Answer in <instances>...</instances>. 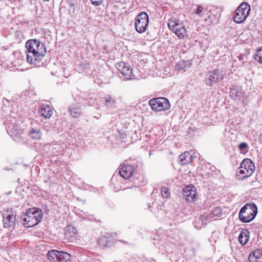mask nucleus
Instances as JSON below:
<instances>
[{"label":"nucleus","mask_w":262,"mask_h":262,"mask_svg":"<svg viewBox=\"0 0 262 262\" xmlns=\"http://www.w3.org/2000/svg\"><path fill=\"white\" fill-rule=\"evenodd\" d=\"M27 61L37 66H39L41 60L46 52L44 43L37 39H31L27 41Z\"/></svg>","instance_id":"nucleus-1"},{"label":"nucleus","mask_w":262,"mask_h":262,"mask_svg":"<svg viewBox=\"0 0 262 262\" xmlns=\"http://www.w3.org/2000/svg\"><path fill=\"white\" fill-rule=\"evenodd\" d=\"M42 212L40 209L33 208L28 209L21 217V221L24 226L30 228L38 224L42 219Z\"/></svg>","instance_id":"nucleus-2"},{"label":"nucleus","mask_w":262,"mask_h":262,"mask_svg":"<svg viewBox=\"0 0 262 262\" xmlns=\"http://www.w3.org/2000/svg\"><path fill=\"white\" fill-rule=\"evenodd\" d=\"M257 213V207L254 203H247L240 210L239 218L244 223L252 221Z\"/></svg>","instance_id":"nucleus-3"},{"label":"nucleus","mask_w":262,"mask_h":262,"mask_svg":"<svg viewBox=\"0 0 262 262\" xmlns=\"http://www.w3.org/2000/svg\"><path fill=\"white\" fill-rule=\"evenodd\" d=\"M250 12V6L247 3H242L234 12L233 20L237 24L243 23Z\"/></svg>","instance_id":"nucleus-4"},{"label":"nucleus","mask_w":262,"mask_h":262,"mask_svg":"<svg viewBox=\"0 0 262 262\" xmlns=\"http://www.w3.org/2000/svg\"><path fill=\"white\" fill-rule=\"evenodd\" d=\"M149 104L150 105L152 110L155 112L167 110L170 107L168 100L164 97L151 99L149 101Z\"/></svg>","instance_id":"nucleus-5"},{"label":"nucleus","mask_w":262,"mask_h":262,"mask_svg":"<svg viewBox=\"0 0 262 262\" xmlns=\"http://www.w3.org/2000/svg\"><path fill=\"white\" fill-rule=\"evenodd\" d=\"M149 23V17L145 12H140L136 17L135 27L137 32L143 33L146 31Z\"/></svg>","instance_id":"nucleus-6"},{"label":"nucleus","mask_w":262,"mask_h":262,"mask_svg":"<svg viewBox=\"0 0 262 262\" xmlns=\"http://www.w3.org/2000/svg\"><path fill=\"white\" fill-rule=\"evenodd\" d=\"M180 20L175 17H171L168 20V26L180 39L183 38L186 34V30Z\"/></svg>","instance_id":"nucleus-7"},{"label":"nucleus","mask_w":262,"mask_h":262,"mask_svg":"<svg viewBox=\"0 0 262 262\" xmlns=\"http://www.w3.org/2000/svg\"><path fill=\"white\" fill-rule=\"evenodd\" d=\"M16 212L12 208L8 209L3 214L4 227L9 229L14 228L16 224Z\"/></svg>","instance_id":"nucleus-8"},{"label":"nucleus","mask_w":262,"mask_h":262,"mask_svg":"<svg viewBox=\"0 0 262 262\" xmlns=\"http://www.w3.org/2000/svg\"><path fill=\"white\" fill-rule=\"evenodd\" d=\"M240 168H244L246 170V174L243 176V178H238L239 174H237L236 177L238 179H244L251 176L255 170V166L253 162L249 159H244L241 164Z\"/></svg>","instance_id":"nucleus-9"},{"label":"nucleus","mask_w":262,"mask_h":262,"mask_svg":"<svg viewBox=\"0 0 262 262\" xmlns=\"http://www.w3.org/2000/svg\"><path fill=\"white\" fill-rule=\"evenodd\" d=\"M116 68L126 79L134 78V75L129 65L124 62H120L116 64Z\"/></svg>","instance_id":"nucleus-10"},{"label":"nucleus","mask_w":262,"mask_h":262,"mask_svg":"<svg viewBox=\"0 0 262 262\" xmlns=\"http://www.w3.org/2000/svg\"><path fill=\"white\" fill-rule=\"evenodd\" d=\"M222 78V75L220 70H214L209 72L207 74L205 79V83L208 86H211L212 83H217Z\"/></svg>","instance_id":"nucleus-11"},{"label":"nucleus","mask_w":262,"mask_h":262,"mask_svg":"<svg viewBox=\"0 0 262 262\" xmlns=\"http://www.w3.org/2000/svg\"><path fill=\"white\" fill-rule=\"evenodd\" d=\"M184 196L187 201L193 202L195 200L196 189L192 185L186 186L183 189Z\"/></svg>","instance_id":"nucleus-12"},{"label":"nucleus","mask_w":262,"mask_h":262,"mask_svg":"<svg viewBox=\"0 0 262 262\" xmlns=\"http://www.w3.org/2000/svg\"><path fill=\"white\" fill-rule=\"evenodd\" d=\"M135 167L130 165H123L119 170L120 176L124 179H129L133 174Z\"/></svg>","instance_id":"nucleus-13"},{"label":"nucleus","mask_w":262,"mask_h":262,"mask_svg":"<svg viewBox=\"0 0 262 262\" xmlns=\"http://www.w3.org/2000/svg\"><path fill=\"white\" fill-rule=\"evenodd\" d=\"M7 132L14 140H17L21 137L22 130L19 128L17 124L10 125L8 127Z\"/></svg>","instance_id":"nucleus-14"},{"label":"nucleus","mask_w":262,"mask_h":262,"mask_svg":"<svg viewBox=\"0 0 262 262\" xmlns=\"http://www.w3.org/2000/svg\"><path fill=\"white\" fill-rule=\"evenodd\" d=\"M195 158V157L191 154V151H185L180 156V163L181 165H185L189 164Z\"/></svg>","instance_id":"nucleus-15"},{"label":"nucleus","mask_w":262,"mask_h":262,"mask_svg":"<svg viewBox=\"0 0 262 262\" xmlns=\"http://www.w3.org/2000/svg\"><path fill=\"white\" fill-rule=\"evenodd\" d=\"M68 111L70 116L73 118H78L82 114L81 105L79 104L70 106Z\"/></svg>","instance_id":"nucleus-16"},{"label":"nucleus","mask_w":262,"mask_h":262,"mask_svg":"<svg viewBox=\"0 0 262 262\" xmlns=\"http://www.w3.org/2000/svg\"><path fill=\"white\" fill-rule=\"evenodd\" d=\"M40 114L46 119L50 118L53 114L51 107L48 105H42L39 110Z\"/></svg>","instance_id":"nucleus-17"},{"label":"nucleus","mask_w":262,"mask_h":262,"mask_svg":"<svg viewBox=\"0 0 262 262\" xmlns=\"http://www.w3.org/2000/svg\"><path fill=\"white\" fill-rule=\"evenodd\" d=\"M249 232L247 230H244L241 232L238 236L239 242L242 245H245L249 241Z\"/></svg>","instance_id":"nucleus-18"},{"label":"nucleus","mask_w":262,"mask_h":262,"mask_svg":"<svg viewBox=\"0 0 262 262\" xmlns=\"http://www.w3.org/2000/svg\"><path fill=\"white\" fill-rule=\"evenodd\" d=\"M57 254V260L59 262H66L70 259L71 255L68 252L58 251Z\"/></svg>","instance_id":"nucleus-19"},{"label":"nucleus","mask_w":262,"mask_h":262,"mask_svg":"<svg viewBox=\"0 0 262 262\" xmlns=\"http://www.w3.org/2000/svg\"><path fill=\"white\" fill-rule=\"evenodd\" d=\"M188 61H181L176 65L175 69L179 71H186L188 68Z\"/></svg>","instance_id":"nucleus-20"},{"label":"nucleus","mask_w":262,"mask_h":262,"mask_svg":"<svg viewBox=\"0 0 262 262\" xmlns=\"http://www.w3.org/2000/svg\"><path fill=\"white\" fill-rule=\"evenodd\" d=\"M222 214L221 210L220 207H215L211 213L210 217L212 220H215L216 217H220Z\"/></svg>","instance_id":"nucleus-21"},{"label":"nucleus","mask_w":262,"mask_h":262,"mask_svg":"<svg viewBox=\"0 0 262 262\" xmlns=\"http://www.w3.org/2000/svg\"><path fill=\"white\" fill-rule=\"evenodd\" d=\"M30 136L33 139L39 140L41 136V133L39 129H32L30 132Z\"/></svg>","instance_id":"nucleus-22"},{"label":"nucleus","mask_w":262,"mask_h":262,"mask_svg":"<svg viewBox=\"0 0 262 262\" xmlns=\"http://www.w3.org/2000/svg\"><path fill=\"white\" fill-rule=\"evenodd\" d=\"M104 104L107 107H112L116 103V100L111 96H107L104 98Z\"/></svg>","instance_id":"nucleus-23"},{"label":"nucleus","mask_w":262,"mask_h":262,"mask_svg":"<svg viewBox=\"0 0 262 262\" xmlns=\"http://www.w3.org/2000/svg\"><path fill=\"white\" fill-rule=\"evenodd\" d=\"M59 251L56 250H52L49 251L47 253V257L48 259L51 261L55 260V258H57V253Z\"/></svg>","instance_id":"nucleus-24"},{"label":"nucleus","mask_w":262,"mask_h":262,"mask_svg":"<svg viewBox=\"0 0 262 262\" xmlns=\"http://www.w3.org/2000/svg\"><path fill=\"white\" fill-rule=\"evenodd\" d=\"M199 220L201 221L202 225H206L208 222L212 220V218L210 217V214L202 215L200 217Z\"/></svg>","instance_id":"nucleus-25"},{"label":"nucleus","mask_w":262,"mask_h":262,"mask_svg":"<svg viewBox=\"0 0 262 262\" xmlns=\"http://www.w3.org/2000/svg\"><path fill=\"white\" fill-rule=\"evenodd\" d=\"M161 193L163 198L167 199L170 196V192L167 187H162L161 189Z\"/></svg>","instance_id":"nucleus-26"},{"label":"nucleus","mask_w":262,"mask_h":262,"mask_svg":"<svg viewBox=\"0 0 262 262\" xmlns=\"http://www.w3.org/2000/svg\"><path fill=\"white\" fill-rule=\"evenodd\" d=\"M205 11L206 10L201 5H198L196 10L194 13L198 15H199L201 17H203L205 14Z\"/></svg>","instance_id":"nucleus-27"},{"label":"nucleus","mask_w":262,"mask_h":262,"mask_svg":"<svg viewBox=\"0 0 262 262\" xmlns=\"http://www.w3.org/2000/svg\"><path fill=\"white\" fill-rule=\"evenodd\" d=\"M252 256L258 260L262 257V250L260 249H257L255 250L253 252Z\"/></svg>","instance_id":"nucleus-28"},{"label":"nucleus","mask_w":262,"mask_h":262,"mask_svg":"<svg viewBox=\"0 0 262 262\" xmlns=\"http://www.w3.org/2000/svg\"><path fill=\"white\" fill-rule=\"evenodd\" d=\"M255 59L262 64V48L258 51L257 54L255 56Z\"/></svg>","instance_id":"nucleus-29"},{"label":"nucleus","mask_w":262,"mask_h":262,"mask_svg":"<svg viewBox=\"0 0 262 262\" xmlns=\"http://www.w3.org/2000/svg\"><path fill=\"white\" fill-rule=\"evenodd\" d=\"M241 92L239 88H234L231 89V95L232 97H236L237 94Z\"/></svg>","instance_id":"nucleus-30"},{"label":"nucleus","mask_w":262,"mask_h":262,"mask_svg":"<svg viewBox=\"0 0 262 262\" xmlns=\"http://www.w3.org/2000/svg\"><path fill=\"white\" fill-rule=\"evenodd\" d=\"M98 244L101 247H106L107 246V244L106 243L107 239L106 237H102L98 239Z\"/></svg>","instance_id":"nucleus-31"},{"label":"nucleus","mask_w":262,"mask_h":262,"mask_svg":"<svg viewBox=\"0 0 262 262\" xmlns=\"http://www.w3.org/2000/svg\"><path fill=\"white\" fill-rule=\"evenodd\" d=\"M91 3L96 6H99L101 4L102 2V0H90Z\"/></svg>","instance_id":"nucleus-32"},{"label":"nucleus","mask_w":262,"mask_h":262,"mask_svg":"<svg viewBox=\"0 0 262 262\" xmlns=\"http://www.w3.org/2000/svg\"><path fill=\"white\" fill-rule=\"evenodd\" d=\"M247 146H248V145L245 142H242L238 145L239 148L241 150L245 149V148H246L247 147Z\"/></svg>","instance_id":"nucleus-33"},{"label":"nucleus","mask_w":262,"mask_h":262,"mask_svg":"<svg viewBox=\"0 0 262 262\" xmlns=\"http://www.w3.org/2000/svg\"><path fill=\"white\" fill-rule=\"evenodd\" d=\"M248 260L249 262H258V260L256 258L252 256V254H250L248 258Z\"/></svg>","instance_id":"nucleus-34"},{"label":"nucleus","mask_w":262,"mask_h":262,"mask_svg":"<svg viewBox=\"0 0 262 262\" xmlns=\"http://www.w3.org/2000/svg\"><path fill=\"white\" fill-rule=\"evenodd\" d=\"M238 172L239 174H245V175L246 174V170L244 168H240Z\"/></svg>","instance_id":"nucleus-35"},{"label":"nucleus","mask_w":262,"mask_h":262,"mask_svg":"<svg viewBox=\"0 0 262 262\" xmlns=\"http://www.w3.org/2000/svg\"><path fill=\"white\" fill-rule=\"evenodd\" d=\"M5 169L7 170H10L11 169V168H6Z\"/></svg>","instance_id":"nucleus-36"},{"label":"nucleus","mask_w":262,"mask_h":262,"mask_svg":"<svg viewBox=\"0 0 262 262\" xmlns=\"http://www.w3.org/2000/svg\"><path fill=\"white\" fill-rule=\"evenodd\" d=\"M66 235L68 236V232H66Z\"/></svg>","instance_id":"nucleus-37"}]
</instances>
